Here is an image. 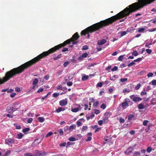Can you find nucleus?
<instances>
[{"label":"nucleus","instance_id":"9","mask_svg":"<svg viewBox=\"0 0 156 156\" xmlns=\"http://www.w3.org/2000/svg\"><path fill=\"white\" fill-rule=\"evenodd\" d=\"M125 101L121 103L122 106V107L126 108V107L129 106V103L127 102L126 99H124Z\"/></svg>","mask_w":156,"mask_h":156},{"label":"nucleus","instance_id":"22","mask_svg":"<svg viewBox=\"0 0 156 156\" xmlns=\"http://www.w3.org/2000/svg\"><path fill=\"white\" fill-rule=\"evenodd\" d=\"M24 156H36V155H34L33 154L30 153H27L24 154Z\"/></svg>","mask_w":156,"mask_h":156},{"label":"nucleus","instance_id":"31","mask_svg":"<svg viewBox=\"0 0 156 156\" xmlns=\"http://www.w3.org/2000/svg\"><path fill=\"white\" fill-rule=\"evenodd\" d=\"M132 54L134 56H136L138 55V53L136 51H135L132 53Z\"/></svg>","mask_w":156,"mask_h":156},{"label":"nucleus","instance_id":"5","mask_svg":"<svg viewBox=\"0 0 156 156\" xmlns=\"http://www.w3.org/2000/svg\"><path fill=\"white\" fill-rule=\"evenodd\" d=\"M13 107L14 111H16L19 109L20 107V105L19 103H15L11 105Z\"/></svg>","mask_w":156,"mask_h":156},{"label":"nucleus","instance_id":"50","mask_svg":"<svg viewBox=\"0 0 156 156\" xmlns=\"http://www.w3.org/2000/svg\"><path fill=\"white\" fill-rule=\"evenodd\" d=\"M153 75V74L152 73H148L147 76L148 78H149L150 77L152 76Z\"/></svg>","mask_w":156,"mask_h":156},{"label":"nucleus","instance_id":"20","mask_svg":"<svg viewBox=\"0 0 156 156\" xmlns=\"http://www.w3.org/2000/svg\"><path fill=\"white\" fill-rule=\"evenodd\" d=\"M118 77V76L117 75H114L110 79V80H111L114 81Z\"/></svg>","mask_w":156,"mask_h":156},{"label":"nucleus","instance_id":"32","mask_svg":"<svg viewBox=\"0 0 156 156\" xmlns=\"http://www.w3.org/2000/svg\"><path fill=\"white\" fill-rule=\"evenodd\" d=\"M103 83L101 82L98 83L97 85V87H101L103 85Z\"/></svg>","mask_w":156,"mask_h":156},{"label":"nucleus","instance_id":"63","mask_svg":"<svg viewBox=\"0 0 156 156\" xmlns=\"http://www.w3.org/2000/svg\"><path fill=\"white\" fill-rule=\"evenodd\" d=\"M44 90V89L43 88H41L39 89L37 91V92L38 93H40L41 92H42Z\"/></svg>","mask_w":156,"mask_h":156},{"label":"nucleus","instance_id":"16","mask_svg":"<svg viewBox=\"0 0 156 156\" xmlns=\"http://www.w3.org/2000/svg\"><path fill=\"white\" fill-rule=\"evenodd\" d=\"M65 109L64 108H63L62 107H59L58 109H57L56 110V112L58 113H59L61 112L62 111L65 110Z\"/></svg>","mask_w":156,"mask_h":156},{"label":"nucleus","instance_id":"11","mask_svg":"<svg viewBox=\"0 0 156 156\" xmlns=\"http://www.w3.org/2000/svg\"><path fill=\"white\" fill-rule=\"evenodd\" d=\"M57 89L58 90H61L62 91L67 90V88L66 87H62L61 85L58 87Z\"/></svg>","mask_w":156,"mask_h":156},{"label":"nucleus","instance_id":"43","mask_svg":"<svg viewBox=\"0 0 156 156\" xmlns=\"http://www.w3.org/2000/svg\"><path fill=\"white\" fill-rule=\"evenodd\" d=\"M100 107L101 108L104 109L106 107V105L105 104H102L101 106Z\"/></svg>","mask_w":156,"mask_h":156},{"label":"nucleus","instance_id":"38","mask_svg":"<svg viewBox=\"0 0 156 156\" xmlns=\"http://www.w3.org/2000/svg\"><path fill=\"white\" fill-rule=\"evenodd\" d=\"M88 49V47L87 45H85L83 47L82 49L83 50H87Z\"/></svg>","mask_w":156,"mask_h":156},{"label":"nucleus","instance_id":"64","mask_svg":"<svg viewBox=\"0 0 156 156\" xmlns=\"http://www.w3.org/2000/svg\"><path fill=\"white\" fill-rule=\"evenodd\" d=\"M103 121L102 120H100L98 121V123L99 125L101 126L103 124Z\"/></svg>","mask_w":156,"mask_h":156},{"label":"nucleus","instance_id":"46","mask_svg":"<svg viewBox=\"0 0 156 156\" xmlns=\"http://www.w3.org/2000/svg\"><path fill=\"white\" fill-rule=\"evenodd\" d=\"M69 140L70 141H75L76 140V139L74 137H71L69 139Z\"/></svg>","mask_w":156,"mask_h":156},{"label":"nucleus","instance_id":"19","mask_svg":"<svg viewBox=\"0 0 156 156\" xmlns=\"http://www.w3.org/2000/svg\"><path fill=\"white\" fill-rule=\"evenodd\" d=\"M38 83V80L37 78H35L33 80V84L36 85Z\"/></svg>","mask_w":156,"mask_h":156},{"label":"nucleus","instance_id":"21","mask_svg":"<svg viewBox=\"0 0 156 156\" xmlns=\"http://www.w3.org/2000/svg\"><path fill=\"white\" fill-rule=\"evenodd\" d=\"M126 55H123L120 56L118 58V60L119 61H122L123 57Z\"/></svg>","mask_w":156,"mask_h":156},{"label":"nucleus","instance_id":"36","mask_svg":"<svg viewBox=\"0 0 156 156\" xmlns=\"http://www.w3.org/2000/svg\"><path fill=\"white\" fill-rule=\"evenodd\" d=\"M130 91L129 89H127L126 88H124L123 90V93H129Z\"/></svg>","mask_w":156,"mask_h":156},{"label":"nucleus","instance_id":"54","mask_svg":"<svg viewBox=\"0 0 156 156\" xmlns=\"http://www.w3.org/2000/svg\"><path fill=\"white\" fill-rule=\"evenodd\" d=\"M76 124L77 126L79 127L81 126L82 125V123L79 121H77L76 122Z\"/></svg>","mask_w":156,"mask_h":156},{"label":"nucleus","instance_id":"41","mask_svg":"<svg viewBox=\"0 0 156 156\" xmlns=\"http://www.w3.org/2000/svg\"><path fill=\"white\" fill-rule=\"evenodd\" d=\"M141 86V84L140 83H138L137 84L136 86H135V89L136 90H138L140 88V86Z\"/></svg>","mask_w":156,"mask_h":156},{"label":"nucleus","instance_id":"55","mask_svg":"<svg viewBox=\"0 0 156 156\" xmlns=\"http://www.w3.org/2000/svg\"><path fill=\"white\" fill-rule=\"evenodd\" d=\"M72 143H71L69 141L67 143V145L66 146V147H67V148L69 146L72 145Z\"/></svg>","mask_w":156,"mask_h":156},{"label":"nucleus","instance_id":"44","mask_svg":"<svg viewBox=\"0 0 156 156\" xmlns=\"http://www.w3.org/2000/svg\"><path fill=\"white\" fill-rule=\"evenodd\" d=\"M69 127L68 126H65L64 129V131L65 132H67L68 131H69Z\"/></svg>","mask_w":156,"mask_h":156},{"label":"nucleus","instance_id":"6","mask_svg":"<svg viewBox=\"0 0 156 156\" xmlns=\"http://www.w3.org/2000/svg\"><path fill=\"white\" fill-rule=\"evenodd\" d=\"M133 149L132 148V147H130L127 148L126 150L124 152V153L126 155H129L131 153Z\"/></svg>","mask_w":156,"mask_h":156},{"label":"nucleus","instance_id":"14","mask_svg":"<svg viewBox=\"0 0 156 156\" xmlns=\"http://www.w3.org/2000/svg\"><path fill=\"white\" fill-rule=\"evenodd\" d=\"M87 135L89 136L87 137V139L86 140V141H90L91 140V136H92V133H87Z\"/></svg>","mask_w":156,"mask_h":156},{"label":"nucleus","instance_id":"4","mask_svg":"<svg viewBox=\"0 0 156 156\" xmlns=\"http://www.w3.org/2000/svg\"><path fill=\"white\" fill-rule=\"evenodd\" d=\"M14 143V140L11 138H7L5 140V143L6 144L10 146Z\"/></svg>","mask_w":156,"mask_h":156},{"label":"nucleus","instance_id":"35","mask_svg":"<svg viewBox=\"0 0 156 156\" xmlns=\"http://www.w3.org/2000/svg\"><path fill=\"white\" fill-rule=\"evenodd\" d=\"M144 30V28H141L138 29V32L139 33H142Z\"/></svg>","mask_w":156,"mask_h":156},{"label":"nucleus","instance_id":"59","mask_svg":"<svg viewBox=\"0 0 156 156\" xmlns=\"http://www.w3.org/2000/svg\"><path fill=\"white\" fill-rule=\"evenodd\" d=\"M119 122L120 123H123L125 122V120L121 118L119 120Z\"/></svg>","mask_w":156,"mask_h":156},{"label":"nucleus","instance_id":"27","mask_svg":"<svg viewBox=\"0 0 156 156\" xmlns=\"http://www.w3.org/2000/svg\"><path fill=\"white\" fill-rule=\"evenodd\" d=\"M127 102L129 103V106L133 104V103L129 99L126 98Z\"/></svg>","mask_w":156,"mask_h":156},{"label":"nucleus","instance_id":"58","mask_svg":"<svg viewBox=\"0 0 156 156\" xmlns=\"http://www.w3.org/2000/svg\"><path fill=\"white\" fill-rule=\"evenodd\" d=\"M87 126H83L82 127V131H85L87 129Z\"/></svg>","mask_w":156,"mask_h":156},{"label":"nucleus","instance_id":"3","mask_svg":"<svg viewBox=\"0 0 156 156\" xmlns=\"http://www.w3.org/2000/svg\"><path fill=\"white\" fill-rule=\"evenodd\" d=\"M129 98L133 101L135 102H138L142 100V99L141 98L136 97L134 95L130 96Z\"/></svg>","mask_w":156,"mask_h":156},{"label":"nucleus","instance_id":"39","mask_svg":"<svg viewBox=\"0 0 156 156\" xmlns=\"http://www.w3.org/2000/svg\"><path fill=\"white\" fill-rule=\"evenodd\" d=\"M149 122V121L147 120H145L143 122V125L144 126H146L147 125V123Z\"/></svg>","mask_w":156,"mask_h":156},{"label":"nucleus","instance_id":"56","mask_svg":"<svg viewBox=\"0 0 156 156\" xmlns=\"http://www.w3.org/2000/svg\"><path fill=\"white\" fill-rule=\"evenodd\" d=\"M69 64V62H65L64 63L63 66L65 67H66Z\"/></svg>","mask_w":156,"mask_h":156},{"label":"nucleus","instance_id":"10","mask_svg":"<svg viewBox=\"0 0 156 156\" xmlns=\"http://www.w3.org/2000/svg\"><path fill=\"white\" fill-rule=\"evenodd\" d=\"M37 154L36 155V156H45L46 154V153L45 152H42L41 151H37Z\"/></svg>","mask_w":156,"mask_h":156},{"label":"nucleus","instance_id":"29","mask_svg":"<svg viewBox=\"0 0 156 156\" xmlns=\"http://www.w3.org/2000/svg\"><path fill=\"white\" fill-rule=\"evenodd\" d=\"M79 108H73L71 109V111L73 112H76L78 111Z\"/></svg>","mask_w":156,"mask_h":156},{"label":"nucleus","instance_id":"52","mask_svg":"<svg viewBox=\"0 0 156 156\" xmlns=\"http://www.w3.org/2000/svg\"><path fill=\"white\" fill-rule=\"evenodd\" d=\"M33 120V119L32 118H29L27 121L28 123H31Z\"/></svg>","mask_w":156,"mask_h":156},{"label":"nucleus","instance_id":"33","mask_svg":"<svg viewBox=\"0 0 156 156\" xmlns=\"http://www.w3.org/2000/svg\"><path fill=\"white\" fill-rule=\"evenodd\" d=\"M53 133L51 132H50L49 133H48L46 136V137L47 138L53 134Z\"/></svg>","mask_w":156,"mask_h":156},{"label":"nucleus","instance_id":"40","mask_svg":"<svg viewBox=\"0 0 156 156\" xmlns=\"http://www.w3.org/2000/svg\"><path fill=\"white\" fill-rule=\"evenodd\" d=\"M142 60V58H139L136 59L134 60L133 61V62H138L141 61Z\"/></svg>","mask_w":156,"mask_h":156},{"label":"nucleus","instance_id":"8","mask_svg":"<svg viewBox=\"0 0 156 156\" xmlns=\"http://www.w3.org/2000/svg\"><path fill=\"white\" fill-rule=\"evenodd\" d=\"M59 104L61 106H64L67 104L68 102L67 99L59 101Z\"/></svg>","mask_w":156,"mask_h":156},{"label":"nucleus","instance_id":"30","mask_svg":"<svg viewBox=\"0 0 156 156\" xmlns=\"http://www.w3.org/2000/svg\"><path fill=\"white\" fill-rule=\"evenodd\" d=\"M11 153V151L10 150H9L7 151L6 153L5 154L3 155V156H8Z\"/></svg>","mask_w":156,"mask_h":156},{"label":"nucleus","instance_id":"23","mask_svg":"<svg viewBox=\"0 0 156 156\" xmlns=\"http://www.w3.org/2000/svg\"><path fill=\"white\" fill-rule=\"evenodd\" d=\"M140 153L139 152L136 151H135L133 155V156H139L140 155Z\"/></svg>","mask_w":156,"mask_h":156},{"label":"nucleus","instance_id":"28","mask_svg":"<svg viewBox=\"0 0 156 156\" xmlns=\"http://www.w3.org/2000/svg\"><path fill=\"white\" fill-rule=\"evenodd\" d=\"M60 135L62 136L63 134V132L62 129L60 128L58 130Z\"/></svg>","mask_w":156,"mask_h":156},{"label":"nucleus","instance_id":"37","mask_svg":"<svg viewBox=\"0 0 156 156\" xmlns=\"http://www.w3.org/2000/svg\"><path fill=\"white\" fill-rule=\"evenodd\" d=\"M152 150V149L151 147H147V151L148 153L150 152Z\"/></svg>","mask_w":156,"mask_h":156},{"label":"nucleus","instance_id":"18","mask_svg":"<svg viewBox=\"0 0 156 156\" xmlns=\"http://www.w3.org/2000/svg\"><path fill=\"white\" fill-rule=\"evenodd\" d=\"M38 120L40 122H42L44 121L45 119L43 117H39L38 118Z\"/></svg>","mask_w":156,"mask_h":156},{"label":"nucleus","instance_id":"15","mask_svg":"<svg viewBox=\"0 0 156 156\" xmlns=\"http://www.w3.org/2000/svg\"><path fill=\"white\" fill-rule=\"evenodd\" d=\"M129 32V31L128 30H127L126 31H121L120 36L121 37H122L127 34Z\"/></svg>","mask_w":156,"mask_h":156},{"label":"nucleus","instance_id":"53","mask_svg":"<svg viewBox=\"0 0 156 156\" xmlns=\"http://www.w3.org/2000/svg\"><path fill=\"white\" fill-rule=\"evenodd\" d=\"M127 80V78H121L120 79V81L121 82H124L125 81H126Z\"/></svg>","mask_w":156,"mask_h":156},{"label":"nucleus","instance_id":"47","mask_svg":"<svg viewBox=\"0 0 156 156\" xmlns=\"http://www.w3.org/2000/svg\"><path fill=\"white\" fill-rule=\"evenodd\" d=\"M135 64V63L133 61L129 64L128 65V66L129 67H131Z\"/></svg>","mask_w":156,"mask_h":156},{"label":"nucleus","instance_id":"24","mask_svg":"<svg viewBox=\"0 0 156 156\" xmlns=\"http://www.w3.org/2000/svg\"><path fill=\"white\" fill-rule=\"evenodd\" d=\"M138 108L139 109H142L144 108V106L142 104H140L138 105Z\"/></svg>","mask_w":156,"mask_h":156},{"label":"nucleus","instance_id":"45","mask_svg":"<svg viewBox=\"0 0 156 156\" xmlns=\"http://www.w3.org/2000/svg\"><path fill=\"white\" fill-rule=\"evenodd\" d=\"M146 51L147 53L148 54H150L152 52V50L151 49H146Z\"/></svg>","mask_w":156,"mask_h":156},{"label":"nucleus","instance_id":"25","mask_svg":"<svg viewBox=\"0 0 156 156\" xmlns=\"http://www.w3.org/2000/svg\"><path fill=\"white\" fill-rule=\"evenodd\" d=\"M134 117V115L133 114H130L128 116V120L129 121H130L132 120V119Z\"/></svg>","mask_w":156,"mask_h":156},{"label":"nucleus","instance_id":"48","mask_svg":"<svg viewBox=\"0 0 156 156\" xmlns=\"http://www.w3.org/2000/svg\"><path fill=\"white\" fill-rule=\"evenodd\" d=\"M88 54L87 53H83L82 55V57H83V58H86L88 56Z\"/></svg>","mask_w":156,"mask_h":156},{"label":"nucleus","instance_id":"7","mask_svg":"<svg viewBox=\"0 0 156 156\" xmlns=\"http://www.w3.org/2000/svg\"><path fill=\"white\" fill-rule=\"evenodd\" d=\"M6 111L9 113H11L13 112L14 111L12 105H10L6 109Z\"/></svg>","mask_w":156,"mask_h":156},{"label":"nucleus","instance_id":"17","mask_svg":"<svg viewBox=\"0 0 156 156\" xmlns=\"http://www.w3.org/2000/svg\"><path fill=\"white\" fill-rule=\"evenodd\" d=\"M89 78V77L88 76L85 75L84 76H83L82 77V80L83 81H85L87 80Z\"/></svg>","mask_w":156,"mask_h":156},{"label":"nucleus","instance_id":"34","mask_svg":"<svg viewBox=\"0 0 156 156\" xmlns=\"http://www.w3.org/2000/svg\"><path fill=\"white\" fill-rule=\"evenodd\" d=\"M30 130L29 128H25L23 129V132L24 133L28 132Z\"/></svg>","mask_w":156,"mask_h":156},{"label":"nucleus","instance_id":"57","mask_svg":"<svg viewBox=\"0 0 156 156\" xmlns=\"http://www.w3.org/2000/svg\"><path fill=\"white\" fill-rule=\"evenodd\" d=\"M151 83H152V84L154 85H156V80H153L152 81Z\"/></svg>","mask_w":156,"mask_h":156},{"label":"nucleus","instance_id":"60","mask_svg":"<svg viewBox=\"0 0 156 156\" xmlns=\"http://www.w3.org/2000/svg\"><path fill=\"white\" fill-rule=\"evenodd\" d=\"M120 67L123 68L126 67V65L124 63H122L120 65Z\"/></svg>","mask_w":156,"mask_h":156},{"label":"nucleus","instance_id":"12","mask_svg":"<svg viewBox=\"0 0 156 156\" xmlns=\"http://www.w3.org/2000/svg\"><path fill=\"white\" fill-rule=\"evenodd\" d=\"M106 40L105 39H103L99 41L98 42V44L99 45H102L106 42Z\"/></svg>","mask_w":156,"mask_h":156},{"label":"nucleus","instance_id":"13","mask_svg":"<svg viewBox=\"0 0 156 156\" xmlns=\"http://www.w3.org/2000/svg\"><path fill=\"white\" fill-rule=\"evenodd\" d=\"M76 127V125L75 124L73 125L70 126L69 128V131L68 132V133H69L71 131L73 130V129H75Z\"/></svg>","mask_w":156,"mask_h":156},{"label":"nucleus","instance_id":"49","mask_svg":"<svg viewBox=\"0 0 156 156\" xmlns=\"http://www.w3.org/2000/svg\"><path fill=\"white\" fill-rule=\"evenodd\" d=\"M100 110L98 109H95L94 110V113L96 114H98L100 113Z\"/></svg>","mask_w":156,"mask_h":156},{"label":"nucleus","instance_id":"42","mask_svg":"<svg viewBox=\"0 0 156 156\" xmlns=\"http://www.w3.org/2000/svg\"><path fill=\"white\" fill-rule=\"evenodd\" d=\"M59 95V93H54L53 94V96L54 98H56Z\"/></svg>","mask_w":156,"mask_h":156},{"label":"nucleus","instance_id":"51","mask_svg":"<svg viewBox=\"0 0 156 156\" xmlns=\"http://www.w3.org/2000/svg\"><path fill=\"white\" fill-rule=\"evenodd\" d=\"M118 68L116 66H115L114 67L112 68L111 69V71H114L117 70L118 69Z\"/></svg>","mask_w":156,"mask_h":156},{"label":"nucleus","instance_id":"62","mask_svg":"<svg viewBox=\"0 0 156 156\" xmlns=\"http://www.w3.org/2000/svg\"><path fill=\"white\" fill-rule=\"evenodd\" d=\"M99 104V103L98 101H96L94 103L93 105L95 107H97V106Z\"/></svg>","mask_w":156,"mask_h":156},{"label":"nucleus","instance_id":"61","mask_svg":"<svg viewBox=\"0 0 156 156\" xmlns=\"http://www.w3.org/2000/svg\"><path fill=\"white\" fill-rule=\"evenodd\" d=\"M16 94L15 93H12L10 94V97L12 98H13L15 96Z\"/></svg>","mask_w":156,"mask_h":156},{"label":"nucleus","instance_id":"2","mask_svg":"<svg viewBox=\"0 0 156 156\" xmlns=\"http://www.w3.org/2000/svg\"><path fill=\"white\" fill-rule=\"evenodd\" d=\"M79 37L80 36L78 33H76L70 38L66 41L63 43L55 46L47 51L43 52L30 61L25 62L17 67L15 68V76L16 74L22 73L25 69L31 66L44 57L56 51L60 48L64 47L67 44H69L72 41L77 40Z\"/></svg>","mask_w":156,"mask_h":156},{"label":"nucleus","instance_id":"26","mask_svg":"<svg viewBox=\"0 0 156 156\" xmlns=\"http://www.w3.org/2000/svg\"><path fill=\"white\" fill-rule=\"evenodd\" d=\"M23 136V135L22 133H20L17 135V137L19 139H20L22 138Z\"/></svg>","mask_w":156,"mask_h":156},{"label":"nucleus","instance_id":"1","mask_svg":"<svg viewBox=\"0 0 156 156\" xmlns=\"http://www.w3.org/2000/svg\"><path fill=\"white\" fill-rule=\"evenodd\" d=\"M149 4V0H138L137 2L133 3L126 7L123 10L115 15L107 19L104 20L92 25L82 31L80 34L81 36L87 34V38L90 36L89 33H91L98 30L103 27L109 25L116 21L129 16L131 13L143 8Z\"/></svg>","mask_w":156,"mask_h":156}]
</instances>
